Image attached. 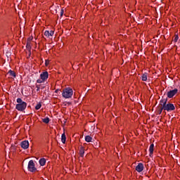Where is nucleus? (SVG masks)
<instances>
[{
    "instance_id": "nucleus-1",
    "label": "nucleus",
    "mask_w": 180,
    "mask_h": 180,
    "mask_svg": "<svg viewBox=\"0 0 180 180\" xmlns=\"http://www.w3.org/2000/svg\"><path fill=\"white\" fill-rule=\"evenodd\" d=\"M17 103L15 109L19 112H23L27 107V103L23 101L20 98H17Z\"/></svg>"
},
{
    "instance_id": "nucleus-2",
    "label": "nucleus",
    "mask_w": 180,
    "mask_h": 180,
    "mask_svg": "<svg viewBox=\"0 0 180 180\" xmlns=\"http://www.w3.org/2000/svg\"><path fill=\"white\" fill-rule=\"evenodd\" d=\"M164 104H162L164 110H166V112H172L173 110H175V105H174V104L169 102L167 103V100L164 101Z\"/></svg>"
},
{
    "instance_id": "nucleus-3",
    "label": "nucleus",
    "mask_w": 180,
    "mask_h": 180,
    "mask_svg": "<svg viewBox=\"0 0 180 180\" xmlns=\"http://www.w3.org/2000/svg\"><path fill=\"white\" fill-rule=\"evenodd\" d=\"M74 91L71 88H66L63 90L62 96L63 98L68 99L72 96Z\"/></svg>"
},
{
    "instance_id": "nucleus-4",
    "label": "nucleus",
    "mask_w": 180,
    "mask_h": 180,
    "mask_svg": "<svg viewBox=\"0 0 180 180\" xmlns=\"http://www.w3.org/2000/svg\"><path fill=\"white\" fill-rule=\"evenodd\" d=\"M27 169L30 171V172H36V171H37V168H36L34 162H33V160L29 161Z\"/></svg>"
},
{
    "instance_id": "nucleus-5",
    "label": "nucleus",
    "mask_w": 180,
    "mask_h": 180,
    "mask_svg": "<svg viewBox=\"0 0 180 180\" xmlns=\"http://www.w3.org/2000/svg\"><path fill=\"white\" fill-rule=\"evenodd\" d=\"M178 94V90L177 89H174L173 90H170L167 93V98H174V96H175V95H176Z\"/></svg>"
},
{
    "instance_id": "nucleus-6",
    "label": "nucleus",
    "mask_w": 180,
    "mask_h": 180,
    "mask_svg": "<svg viewBox=\"0 0 180 180\" xmlns=\"http://www.w3.org/2000/svg\"><path fill=\"white\" fill-rule=\"evenodd\" d=\"M20 147H22L23 150H27V148H29V141H22L20 143Z\"/></svg>"
},
{
    "instance_id": "nucleus-7",
    "label": "nucleus",
    "mask_w": 180,
    "mask_h": 180,
    "mask_svg": "<svg viewBox=\"0 0 180 180\" xmlns=\"http://www.w3.org/2000/svg\"><path fill=\"white\" fill-rule=\"evenodd\" d=\"M143 169H144V165L143 163H139L136 167V171H137V172H142Z\"/></svg>"
},
{
    "instance_id": "nucleus-8",
    "label": "nucleus",
    "mask_w": 180,
    "mask_h": 180,
    "mask_svg": "<svg viewBox=\"0 0 180 180\" xmlns=\"http://www.w3.org/2000/svg\"><path fill=\"white\" fill-rule=\"evenodd\" d=\"M40 78L41 79H44V81H46L47 79V78H49V72L47 71L43 72L40 75Z\"/></svg>"
},
{
    "instance_id": "nucleus-9",
    "label": "nucleus",
    "mask_w": 180,
    "mask_h": 180,
    "mask_svg": "<svg viewBox=\"0 0 180 180\" xmlns=\"http://www.w3.org/2000/svg\"><path fill=\"white\" fill-rule=\"evenodd\" d=\"M44 36H46V37H50V36H54V31H53V30H51V31L46 30L44 32Z\"/></svg>"
},
{
    "instance_id": "nucleus-10",
    "label": "nucleus",
    "mask_w": 180,
    "mask_h": 180,
    "mask_svg": "<svg viewBox=\"0 0 180 180\" xmlns=\"http://www.w3.org/2000/svg\"><path fill=\"white\" fill-rule=\"evenodd\" d=\"M26 49L29 52V56H30V54H32V46L30 45V41L27 42Z\"/></svg>"
},
{
    "instance_id": "nucleus-11",
    "label": "nucleus",
    "mask_w": 180,
    "mask_h": 180,
    "mask_svg": "<svg viewBox=\"0 0 180 180\" xmlns=\"http://www.w3.org/2000/svg\"><path fill=\"white\" fill-rule=\"evenodd\" d=\"M79 154L80 157H84V154H85V149L84 148V146H80L79 150Z\"/></svg>"
},
{
    "instance_id": "nucleus-12",
    "label": "nucleus",
    "mask_w": 180,
    "mask_h": 180,
    "mask_svg": "<svg viewBox=\"0 0 180 180\" xmlns=\"http://www.w3.org/2000/svg\"><path fill=\"white\" fill-rule=\"evenodd\" d=\"M149 153H150V157H151V155H153V153H154V143H152L150 146L149 148Z\"/></svg>"
},
{
    "instance_id": "nucleus-13",
    "label": "nucleus",
    "mask_w": 180,
    "mask_h": 180,
    "mask_svg": "<svg viewBox=\"0 0 180 180\" xmlns=\"http://www.w3.org/2000/svg\"><path fill=\"white\" fill-rule=\"evenodd\" d=\"M66 140H67V137L65 136V133L64 132L61 136V141L63 144H65Z\"/></svg>"
},
{
    "instance_id": "nucleus-14",
    "label": "nucleus",
    "mask_w": 180,
    "mask_h": 180,
    "mask_svg": "<svg viewBox=\"0 0 180 180\" xmlns=\"http://www.w3.org/2000/svg\"><path fill=\"white\" fill-rule=\"evenodd\" d=\"M39 164L41 167H44V165H46V160L44 158H41L39 160Z\"/></svg>"
},
{
    "instance_id": "nucleus-15",
    "label": "nucleus",
    "mask_w": 180,
    "mask_h": 180,
    "mask_svg": "<svg viewBox=\"0 0 180 180\" xmlns=\"http://www.w3.org/2000/svg\"><path fill=\"white\" fill-rule=\"evenodd\" d=\"M85 141H86L87 143H91V141H92V137H91L90 136H86Z\"/></svg>"
},
{
    "instance_id": "nucleus-16",
    "label": "nucleus",
    "mask_w": 180,
    "mask_h": 180,
    "mask_svg": "<svg viewBox=\"0 0 180 180\" xmlns=\"http://www.w3.org/2000/svg\"><path fill=\"white\" fill-rule=\"evenodd\" d=\"M8 74H10V75L14 78L16 77V73H15V72L13 70H9Z\"/></svg>"
},
{
    "instance_id": "nucleus-17",
    "label": "nucleus",
    "mask_w": 180,
    "mask_h": 180,
    "mask_svg": "<svg viewBox=\"0 0 180 180\" xmlns=\"http://www.w3.org/2000/svg\"><path fill=\"white\" fill-rule=\"evenodd\" d=\"M42 122H43L44 123H46V124H47L49 123V122H50V118H49V117L44 118V119L42 120Z\"/></svg>"
},
{
    "instance_id": "nucleus-18",
    "label": "nucleus",
    "mask_w": 180,
    "mask_h": 180,
    "mask_svg": "<svg viewBox=\"0 0 180 180\" xmlns=\"http://www.w3.org/2000/svg\"><path fill=\"white\" fill-rule=\"evenodd\" d=\"M142 81H147V73H144L141 77Z\"/></svg>"
},
{
    "instance_id": "nucleus-19",
    "label": "nucleus",
    "mask_w": 180,
    "mask_h": 180,
    "mask_svg": "<svg viewBox=\"0 0 180 180\" xmlns=\"http://www.w3.org/2000/svg\"><path fill=\"white\" fill-rule=\"evenodd\" d=\"M164 101H166V103H167V102H168V98H162V99L160 101V105H161V106H162V105H164V103H165Z\"/></svg>"
},
{
    "instance_id": "nucleus-20",
    "label": "nucleus",
    "mask_w": 180,
    "mask_h": 180,
    "mask_svg": "<svg viewBox=\"0 0 180 180\" xmlns=\"http://www.w3.org/2000/svg\"><path fill=\"white\" fill-rule=\"evenodd\" d=\"M40 108H41V103H39L35 106V109H36V110H39V109H40Z\"/></svg>"
},
{
    "instance_id": "nucleus-21",
    "label": "nucleus",
    "mask_w": 180,
    "mask_h": 180,
    "mask_svg": "<svg viewBox=\"0 0 180 180\" xmlns=\"http://www.w3.org/2000/svg\"><path fill=\"white\" fill-rule=\"evenodd\" d=\"M44 79H37V82L38 83V84H43V82H44Z\"/></svg>"
},
{
    "instance_id": "nucleus-22",
    "label": "nucleus",
    "mask_w": 180,
    "mask_h": 180,
    "mask_svg": "<svg viewBox=\"0 0 180 180\" xmlns=\"http://www.w3.org/2000/svg\"><path fill=\"white\" fill-rule=\"evenodd\" d=\"M178 39H179V37H178V34L175 35L174 42L176 43V41H178Z\"/></svg>"
},
{
    "instance_id": "nucleus-23",
    "label": "nucleus",
    "mask_w": 180,
    "mask_h": 180,
    "mask_svg": "<svg viewBox=\"0 0 180 180\" xmlns=\"http://www.w3.org/2000/svg\"><path fill=\"white\" fill-rule=\"evenodd\" d=\"M162 110H164V108H162V107L158 110V114L161 115V113H162Z\"/></svg>"
},
{
    "instance_id": "nucleus-24",
    "label": "nucleus",
    "mask_w": 180,
    "mask_h": 180,
    "mask_svg": "<svg viewBox=\"0 0 180 180\" xmlns=\"http://www.w3.org/2000/svg\"><path fill=\"white\" fill-rule=\"evenodd\" d=\"M63 15H64V10L61 9V11H60V16H63Z\"/></svg>"
},
{
    "instance_id": "nucleus-25",
    "label": "nucleus",
    "mask_w": 180,
    "mask_h": 180,
    "mask_svg": "<svg viewBox=\"0 0 180 180\" xmlns=\"http://www.w3.org/2000/svg\"><path fill=\"white\" fill-rule=\"evenodd\" d=\"M49 63V60H46V61H45V65H46V67H48Z\"/></svg>"
},
{
    "instance_id": "nucleus-26",
    "label": "nucleus",
    "mask_w": 180,
    "mask_h": 180,
    "mask_svg": "<svg viewBox=\"0 0 180 180\" xmlns=\"http://www.w3.org/2000/svg\"><path fill=\"white\" fill-rule=\"evenodd\" d=\"M37 91L39 92V91H40V87L38 85H37Z\"/></svg>"
},
{
    "instance_id": "nucleus-27",
    "label": "nucleus",
    "mask_w": 180,
    "mask_h": 180,
    "mask_svg": "<svg viewBox=\"0 0 180 180\" xmlns=\"http://www.w3.org/2000/svg\"><path fill=\"white\" fill-rule=\"evenodd\" d=\"M55 92L58 93V89L56 90V91H55Z\"/></svg>"
}]
</instances>
